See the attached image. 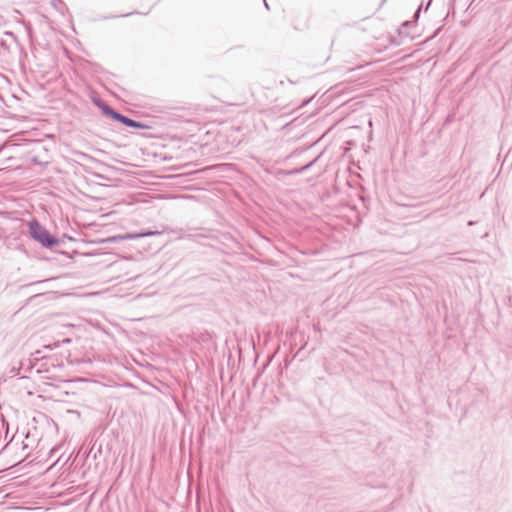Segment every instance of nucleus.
I'll return each instance as SVG.
<instances>
[{
  "label": "nucleus",
  "mask_w": 512,
  "mask_h": 512,
  "mask_svg": "<svg viewBox=\"0 0 512 512\" xmlns=\"http://www.w3.org/2000/svg\"><path fill=\"white\" fill-rule=\"evenodd\" d=\"M29 234L32 239L39 242L43 247H52L59 243V240L51 235L48 230L37 221L29 223Z\"/></svg>",
  "instance_id": "obj_1"
},
{
  "label": "nucleus",
  "mask_w": 512,
  "mask_h": 512,
  "mask_svg": "<svg viewBox=\"0 0 512 512\" xmlns=\"http://www.w3.org/2000/svg\"><path fill=\"white\" fill-rule=\"evenodd\" d=\"M103 112L105 115L110 116L115 120H118L119 122L125 124L128 127H134V128L142 127V125L139 122H137L133 119H130V118L114 111L111 107H109L107 105L103 107Z\"/></svg>",
  "instance_id": "obj_2"
},
{
  "label": "nucleus",
  "mask_w": 512,
  "mask_h": 512,
  "mask_svg": "<svg viewBox=\"0 0 512 512\" xmlns=\"http://www.w3.org/2000/svg\"><path fill=\"white\" fill-rule=\"evenodd\" d=\"M40 354L41 351L37 350L34 353H31L30 357L22 359L19 362L21 370H24L25 373H30L36 367L40 359L43 358Z\"/></svg>",
  "instance_id": "obj_3"
},
{
  "label": "nucleus",
  "mask_w": 512,
  "mask_h": 512,
  "mask_svg": "<svg viewBox=\"0 0 512 512\" xmlns=\"http://www.w3.org/2000/svg\"><path fill=\"white\" fill-rule=\"evenodd\" d=\"M48 299L49 298V294L48 293H37V294H34L32 296H30L27 301H26V305H34L36 304V301L40 300V299Z\"/></svg>",
  "instance_id": "obj_4"
},
{
  "label": "nucleus",
  "mask_w": 512,
  "mask_h": 512,
  "mask_svg": "<svg viewBox=\"0 0 512 512\" xmlns=\"http://www.w3.org/2000/svg\"><path fill=\"white\" fill-rule=\"evenodd\" d=\"M51 4L56 10L63 13L61 0H51Z\"/></svg>",
  "instance_id": "obj_5"
},
{
  "label": "nucleus",
  "mask_w": 512,
  "mask_h": 512,
  "mask_svg": "<svg viewBox=\"0 0 512 512\" xmlns=\"http://www.w3.org/2000/svg\"><path fill=\"white\" fill-rule=\"evenodd\" d=\"M253 259H254V260H257V261H259V262H261V263H264V264H268V265H276V263H275V262L273 261V259H271V258H268V260H267V261H261V260H260V258H258V257H255V258H253Z\"/></svg>",
  "instance_id": "obj_6"
},
{
  "label": "nucleus",
  "mask_w": 512,
  "mask_h": 512,
  "mask_svg": "<svg viewBox=\"0 0 512 512\" xmlns=\"http://www.w3.org/2000/svg\"><path fill=\"white\" fill-rule=\"evenodd\" d=\"M312 164H313V162H310L309 164H307L299 169H295L292 173H301L304 170H306L307 168H309Z\"/></svg>",
  "instance_id": "obj_7"
},
{
  "label": "nucleus",
  "mask_w": 512,
  "mask_h": 512,
  "mask_svg": "<svg viewBox=\"0 0 512 512\" xmlns=\"http://www.w3.org/2000/svg\"><path fill=\"white\" fill-rule=\"evenodd\" d=\"M19 370H21L20 366L19 367H13L12 370H11V373L13 374V376L19 375Z\"/></svg>",
  "instance_id": "obj_8"
},
{
  "label": "nucleus",
  "mask_w": 512,
  "mask_h": 512,
  "mask_svg": "<svg viewBox=\"0 0 512 512\" xmlns=\"http://www.w3.org/2000/svg\"><path fill=\"white\" fill-rule=\"evenodd\" d=\"M154 233L153 232H148V233H143V234H140V235H130L129 238H135V237H138V236H147V235H153Z\"/></svg>",
  "instance_id": "obj_9"
},
{
  "label": "nucleus",
  "mask_w": 512,
  "mask_h": 512,
  "mask_svg": "<svg viewBox=\"0 0 512 512\" xmlns=\"http://www.w3.org/2000/svg\"><path fill=\"white\" fill-rule=\"evenodd\" d=\"M70 342H71V339H69V338L63 339V343H70Z\"/></svg>",
  "instance_id": "obj_10"
},
{
  "label": "nucleus",
  "mask_w": 512,
  "mask_h": 512,
  "mask_svg": "<svg viewBox=\"0 0 512 512\" xmlns=\"http://www.w3.org/2000/svg\"><path fill=\"white\" fill-rule=\"evenodd\" d=\"M36 372H37V373H41V372H42V366H41V367H38V368L36 369Z\"/></svg>",
  "instance_id": "obj_11"
},
{
  "label": "nucleus",
  "mask_w": 512,
  "mask_h": 512,
  "mask_svg": "<svg viewBox=\"0 0 512 512\" xmlns=\"http://www.w3.org/2000/svg\"><path fill=\"white\" fill-rule=\"evenodd\" d=\"M264 4H265L266 8L269 9V6H268V3L266 2V0H264Z\"/></svg>",
  "instance_id": "obj_12"
},
{
  "label": "nucleus",
  "mask_w": 512,
  "mask_h": 512,
  "mask_svg": "<svg viewBox=\"0 0 512 512\" xmlns=\"http://www.w3.org/2000/svg\"><path fill=\"white\" fill-rule=\"evenodd\" d=\"M459 260H468V258H463V257H460L458 258Z\"/></svg>",
  "instance_id": "obj_13"
}]
</instances>
